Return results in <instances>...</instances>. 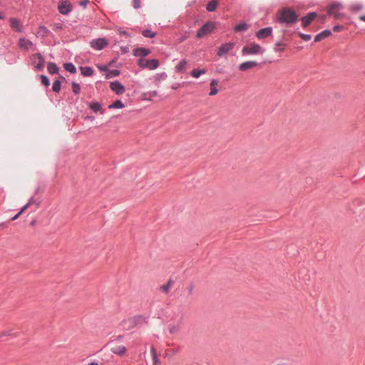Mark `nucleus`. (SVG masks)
<instances>
[{
  "mask_svg": "<svg viewBox=\"0 0 365 365\" xmlns=\"http://www.w3.org/2000/svg\"><path fill=\"white\" fill-rule=\"evenodd\" d=\"M150 351H151V354H152V356H153V365H157V364L158 363V359L157 358V353H156V350L152 346L151 347V349H150Z\"/></svg>",
  "mask_w": 365,
  "mask_h": 365,
  "instance_id": "30",
  "label": "nucleus"
},
{
  "mask_svg": "<svg viewBox=\"0 0 365 365\" xmlns=\"http://www.w3.org/2000/svg\"><path fill=\"white\" fill-rule=\"evenodd\" d=\"M81 74L84 76H91L93 73V71L90 67H81Z\"/></svg>",
  "mask_w": 365,
  "mask_h": 365,
  "instance_id": "25",
  "label": "nucleus"
},
{
  "mask_svg": "<svg viewBox=\"0 0 365 365\" xmlns=\"http://www.w3.org/2000/svg\"><path fill=\"white\" fill-rule=\"evenodd\" d=\"M4 18V16L0 14V19H3Z\"/></svg>",
  "mask_w": 365,
  "mask_h": 365,
  "instance_id": "53",
  "label": "nucleus"
},
{
  "mask_svg": "<svg viewBox=\"0 0 365 365\" xmlns=\"http://www.w3.org/2000/svg\"><path fill=\"white\" fill-rule=\"evenodd\" d=\"M64 68L66 71H69L70 73H74L76 71V68L74 66L73 64L71 63H67L64 64Z\"/></svg>",
  "mask_w": 365,
  "mask_h": 365,
  "instance_id": "29",
  "label": "nucleus"
},
{
  "mask_svg": "<svg viewBox=\"0 0 365 365\" xmlns=\"http://www.w3.org/2000/svg\"><path fill=\"white\" fill-rule=\"evenodd\" d=\"M47 69L51 74L56 73L58 71V68L54 63H48Z\"/></svg>",
  "mask_w": 365,
  "mask_h": 365,
  "instance_id": "24",
  "label": "nucleus"
},
{
  "mask_svg": "<svg viewBox=\"0 0 365 365\" xmlns=\"http://www.w3.org/2000/svg\"><path fill=\"white\" fill-rule=\"evenodd\" d=\"M41 29H42V30H43V31H46L45 27H41Z\"/></svg>",
  "mask_w": 365,
  "mask_h": 365,
  "instance_id": "54",
  "label": "nucleus"
},
{
  "mask_svg": "<svg viewBox=\"0 0 365 365\" xmlns=\"http://www.w3.org/2000/svg\"><path fill=\"white\" fill-rule=\"evenodd\" d=\"M284 48L285 44L283 43L282 42L278 41L275 43L274 49L276 52H283L284 51Z\"/></svg>",
  "mask_w": 365,
  "mask_h": 365,
  "instance_id": "27",
  "label": "nucleus"
},
{
  "mask_svg": "<svg viewBox=\"0 0 365 365\" xmlns=\"http://www.w3.org/2000/svg\"><path fill=\"white\" fill-rule=\"evenodd\" d=\"M195 286L193 284H190L187 288L186 290L187 292L188 295H192L194 291Z\"/></svg>",
  "mask_w": 365,
  "mask_h": 365,
  "instance_id": "37",
  "label": "nucleus"
},
{
  "mask_svg": "<svg viewBox=\"0 0 365 365\" xmlns=\"http://www.w3.org/2000/svg\"><path fill=\"white\" fill-rule=\"evenodd\" d=\"M22 213L21 212H18L16 215H15V216H14L12 218H11V220H16V219H18L19 217V216L21 215Z\"/></svg>",
  "mask_w": 365,
  "mask_h": 365,
  "instance_id": "45",
  "label": "nucleus"
},
{
  "mask_svg": "<svg viewBox=\"0 0 365 365\" xmlns=\"http://www.w3.org/2000/svg\"><path fill=\"white\" fill-rule=\"evenodd\" d=\"M297 15L296 13L289 8L284 9L281 11L279 16V21L280 22L292 24L297 21Z\"/></svg>",
  "mask_w": 365,
  "mask_h": 365,
  "instance_id": "1",
  "label": "nucleus"
},
{
  "mask_svg": "<svg viewBox=\"0 0 365 365\" xmlns=\"http://www.w3.org/2000/svg\"><path fill=\"white\" fill-rule=\"evenodd\" d=\"M9 21H10V25H11V27L12 29H14L18 32L22 31V26L20 24L19 20H17L16 19L12 18V19H10Z\"/></svg>",
  "mask_w": 365,
  "mask_h": 365,
  "instance_id": "15",
  "label": "nucleus"
},
{
  "mask_svg": "<svg viewBox=\"0 0 365 365\" xmlns=\"http://www.w3.org/2000/svg\"><path fill=\"white\" fill-rule=\"evenodd\" d=\"M235 43L232 42H229L222 44L217 51V56H223L227 53L230 51L234 48Z\"/></svg>",
  "mask_w": 365,
  "mask_h": 365,
  "instance_id": "9",
  "label": "nucleus"
},
{
  "mask_svg": "<svg viewBox=\"0 0 365 365\" xmlns=\"http://www.w3.org/2000/svg\"><path fill=\"white\" fill-rule=\"evenodd\" d=\"M88 365H98V364L96 362H92V363L88 364Z\"/></svg>",
  "mask_w": 365,
  "mask_h": 365,
  "instance_id": "50",
  "label": "nucleus"
},
{
  "mask_svg": "<svg viewBox=\"0 0 365 365\" xmlns=\"http://www.w3.org/2000/svg\"><path fill=\"white\" fill-rule=\"evenodd\" d=\"M218 5V1L217 0L210 1L206 6V9L209 11H214L216 10Z\"/></svg>",
  "mask_w": 365,
  "mask_h": 365,
  "instance_id": "23",
  "label": "nucleus"
},
{
  "mask_svg": "<svg viewBox=\"0 0 365 365\" xmlns=\"http://www.w3.org/2000/svg\"><path fill=\"white\" fill-rule=\"evenodd\" d=\"M342 9V6L339 3H334L331 4L328 9V14L332 15L334 19H338L342 16V14L339 12Z\"/></svg>",
  "mask_w": 365,
  "mask_h": 365,
  "instance_id": "5",
  "label": "nucleus"
},
{
  "mask_svg": "<svg viewBox=\"0 0 365 365\" xmlns=\"http://www.w3.org/2000/svg\"><path fill=\"white\" fill-rule=\"evenodd\" d=\"M155 33L150 30H145L143 31V35L146 38H153L155 36Z\"/></svg>",
  "mask_w": 365,
  "mask_h": 365,
  "instance_id": "34",
  "label": "nucleus"
},
{
  "mask_svg": "<svg viewBox=\"0 0 365 365\" xmlns=\"http://www.w3.org/2000/svg\"><path fill=\"white\" fill-rule=\"evenodd\" d=\"M176 353H177V350H175V349L166 350L165 353V356H173Z\"/></svg>",
  "mask_w": 365,
  "mask_h": 365,
  "instance_id": "38",
  "label": "nucleus"
},
{
  "mask_svg": "<svg viewBox=\"0 0 365 365\" xmlns=\"http://www.w3.org/2000/svg\"><path fill=\"white\" fill-rule=\"evenodd\" d=\"M299 36L304 41H309L311 39V36L308 34H300Z\"/></svg>",
  "mask_w": 365,
  "mask_h": 365,
  "instance_id": "39",
  "label": "nucleus"
},
{
  "mask_svg": "<svg viewBox=\"0 0 365 365\" xmlns=\"http://www.w3.org/2000/svg\"><path fill=\"white\" fill-rule=\"evenodd\" d=\"M172 88H173V89H177V88H178V86H172Z\"/></svg>",
  "mask_w": 365,
  "mask_h": 365,
  "instance_id": "52",
  "label": "nucleus"
},
{
  "mask_svg": "<svg viewBox=\"0 0 365 365\" xmlns=\"http://www.w3.org/2000/svg\"><path fill=\"white\" fill-rule=\"evenodd\" d=\"M125 107V105L120 101H115L113 104L108 106L109 108H123Z\"/></svg>",
  "mask_w": 365,
  "mask_h": 365,
  "instance_id": "28",
  "label": "nucleus"
},
{
  "mask_svg": "<svg viewBox=\"0 0 365 365\" xmlns=\"http://www.w3.org/2000/svg\"><path fill=\"white\" fill-rule=\"evenodd\" d=\"M58 9L61 14L66 15L71 11V4L68 0H64L59 3Z\"/></svg>",
  "mask_w": 365,
  "mask_h": 365,
  "instance_id": "7",
  "label": "nucleus"
},
{
  "mask_svg": "<svg viewBox=\"0 0 365 365\" xmlns=\"http://www.w3.org/2000/svg\"><path fill=\"white\" fill-rule=\"evenodd\" d=\"M90 108L95 112L97 113L101 109V105L98 103H91Z\"/></svg>",
  "mask_w": 365,
  "mask_h": 365,
  "instance_id": "35",
  "label": "nucleus"
},
{
  "mask_svg": "<svg viewBox=\"0 0 365 365\" xmlns=\"http://www.w3.org/2000/svg\"><path fill=\"white\" fill-rule=\"evenodd\" d=\"M98 68L102 71H108V68L106 66H98Z\"/></svg>",
  "mask_w": 365,
  "mask_h": 365,
  "instance_id": "43",
  "label": "nucleus"
},
{
  "mask_svg": "<svg viewBox=\"0 0 365 365\" xmlns=\"http://www.w3.org/2000/svg\"><path fill=\"white\" fill-rule=\"evenodd\" d=\"M179 329V327L178 326H173L172 327L170 328V332L171 334H175L176 333Z\"/></svg>",
  "mask_w": 365,
  "mask_h": 365,
  "instance_id": "41",
  "label": "nucleus"
},
{
  "mask_svg": "<svg viewBox=\"0 0 365 365\" xmlns=\"http://www.w3.org/2000/svg\"><path fill=\"white\" fill-rule=\"evenodd\" d=\"M150 51L145 48H138L133 50V55L135 56H146L150 54Z\"/></svg>",
  "mask_w": 365,
  "mask_h": 365,
  "instance_id": "16",
  "label": "nucleus"
},
{
  "mask_svg": "<svg viewBox=\"0 0 365 365\" xmlns=\"http://www.w3.org/2000/svg\"><path fill=\"white\" fill-rule=\"evenodd\" d=\"M112 352L117 354V355H119V356H123L125 354L126 352V348L125 346H115L114 347L112 348L111 349Z\"/></svg>",
  "mask_w": 365,
  "mask_h": 365,
  "instance_id": "19",
  "label": "nucleus"
},
{
  "mask_svg": "<svg viewBox=\"0 0 365 365\" xmlns=\"http://www.w3.org/2000/svg\"><path fill=\"white\" fill-rule=\"evenodd\" d=\"M331 34V32L329 30H324L322 32L318 34L315 38L314 41L318 42L322 41V39L329 36Z\"/></svg>",
  "mask_w": 365,
  "mask_h": 365,
  "instance_id": "18",
  "label": "nucleus"
},
{
  "mask_svg": "<svg viewBox=\"0 0 365 365\" xmlns=\"http://www.w3.org/2000/svg\"><path fill=\"white\" fill-rule=\"evenodd\" d=\"M361 8H362L361 6H355L353 7V9L354 10H359V9H361Z\"/></svg>",
  "mask_w": 365,
  "mask_h": 365,
  "instance_id": "47",
  "label": "nucleus"
},
{
  "mask_svg": "<svg viewBox=\"0 0 365 365\" xmlns=\"http://www.w3.org/2000/svg\"><path fill=\"white\" fill-rule=\"evenodd\" d=\"M90 45L94 49L101 50L108 45V41L105 38H98L91 41Z\"/></svg>",
  "mask_w": 365,
  "mask_h": 365,
  "instance_id": "6",
  "label": "nucleus"
},
{
  "mask_svg": "<svg viewBox=\"0 0 365 365\" xmlns=\"http://www.w3.org/2000/svg\"><path fill=\"white\" fill-rule=\"evenodd\" d=\"M174 282L172 279H168L165 283L159 287V290L163 294H168L173 287Z\"/></svg>",
  "mask_w": 365,
  "mask_h": 365,
  "instance_id": "11",
  "label": "nucleus"
},
{
  "mask_svg": "<svg viewBox=\"0 0 365 365\" xmlns=\"http://www.w3.org/2000/svg\"><path fill=\"white\" fill-rule=\"evenodd\" d=\"M342 29H343V26H339V25L335 26L333 28V31L334 32H339V31H342Z\"/></svg>",
  "mask_w": 365,
  "mask_h": 365,
  "instance_id": "42",
  "label": "nucleus"
},
{
  "mask_svg": "<svg viewBox=\"0 0 365 365\" xmlns=\"http://www.w3.org/2000/svg\"><path fill=\"white\" fill-rule=\"evenodd\" d=\"M249 25L245 22L240 23L236 25L234 28L235 32L245 31L248 29Z\"/></svg>",
  "mask_w": 365,
  "mask_h": 365,
  "instance_id": "20",
  "label": "nucleus"
},
{
  "mask_svg": "<svg viewBox=\"0 0 365 365\" xmlns=\"http://www.w3.org/2000/svg\"><path fill=\"white\" fill-rule=\"evenodd\" d=\"M30 206V203L26 204L20 210L21 213H23Z\"/></svg>",
  "mask_w": 365,
  "mask_h": 365,
  "instance_id": "44",
  "label": "nucleus"
},
{
  "mask_svg": "<svg viewBox=\"0 0 365 365\" xmlns=\"http://www.w3.org/2000/svg\"><path fill=\"white\" fill-rule=\"evenodd\" d=\"M316 14L314 12L309 13L307 16L302 19V25L304 27L308 26L310 23L315 19Z\"/></svg>",
  "mask_w": 365,
  "mask_h": 365,
  "instance_id": "14",
  "label": "nucleus"
},
{
  "mask_svg": "<svg viewBox=\"0 0 365 365\" xmlns=\"http://www.w3.org/2000/svg\"><path fill=\"white\" fill-rule=\"evenodd\" d=\"M33 63L38 70H43L44 67V59L39 53L33 56Z\"/></svg>",
  "mask_w": 365,
  "mask_h": 365,
  "instance_id": "10",
  "label": "nucleus"
},
{
  "mask_svg": "<svg viewBox=\"0 0 365 365\" xmlns=\"http://www.w3.org/2000/svg\"><path fill=\"white\" fill-rule=\"evenodd\" d=\"M215 28V23L213 21H208L204 24L197 32L196 36L202 38L204 36L210 34Z\"/></svg>",
  "mask_w": 365,
  "mask_h": 365,
  "instance_id": "4",
  "label": "nucleus"
},
{
  "mask_svg": "<svg viewBox=\"0 0 365 365\" xmlns=\"http://www.w3.org/2000/svg\"><path fill=\"white\" fill-rule=\"evenodd\" d=\"M218 83V81L216 79H212L210 83V96H215L217 93L218 91L215 88V86Z\"/></svg>",
  "mask_w": 365,
  "mask_h": 365,
  "instance_id": "22",
  "label": "nucleus"
},
{
  "mask_svg": "<svg viewBox=\"0 0 365 365\" xmlns=\"http://www.w3.org/2000/svg\"><path fill=\"white\" fill-rule=\"evenodd\" d=\"M111 91L115 93L117 95H122L125 93V87L118 81L111 82L110 84Z\"/></svg>",
  "mask_w": 365,
  "mask_h": 365,
  "instance_id": "8",
  "label": "nucleus"
},
{
  "mask_svg": "<svg viewBox=\"0 0 365 365\" xmlns=\"http://www.w3.org/2000/svg\"><path fill=\"white\" fill-rule=\"evenodd\" d=\"M138 65L142 68L154 70L159 66V62L157 59L148 60L141 58L138 61Z\"/></svg>",
  "mask_w": 365,
  "mask_h": 365,
  "instance_id": "3",
  "label": "nucleus"
},
{
  "mask_svg": "<svg viewBox=\"0 0 365 365\" xmlns=\"http://www.w3.org/2000/svg\"><path fill=\"white\" fill-rule=\"evenodd\" d=\"M257 65H258L257 62L254 61H246V62L241 63L239 66V69L241 71H246L247 70L252 69V68L257 66Z\"/></svg>",
  "mask_w": 365,
  "mask_h": 365,
  "instance_id": "12",
  "label": "nucleus"
},
{
  "mask_svg": "<svg viewBox=\"0 0 365 365\" xmlns=\"http://www.w3.org/2000/svg\"><path fill=\"white\" fill-rule=\"evenodd\" d=\"M272 29L271 27H267L264 29H262L258 31L256 34V36L259 39L265 38L266 37L270 36L272 34Z\"/></svg>",
  "mask_w": 365,
  "mask_h": 365,
  "instance_id": "13",
  "label": "nucleus"
},
{
  "mask_svg": "<svg viewBox=\"0 0 365 365\" xmlns=\"http://www.w3.org/2000/svg\"><path fill=\"white\" fill-rule=\"evenodd\" d=\"M33 202H34V198H33V197H31V198L29 200V202H28V203H30V205H31L33 203Z\"/></svg>",
  "mask_w": 365,
  "mask_h": 365,
  "instance_id": "49",
  "label": "nucleus"
},
{
  "mask_svg": "<svg viewBox=\"0 0 365 365\" xmlns=\"http://www.w3.org/2000/svg\"><path fill=\"white\" fill-rule=\"evenodd\" d=\"M32 46L31 41L24 38H21L19 41V46L21 48L28 50Z\"/></svg>",
  "mask_w": 365,
  "mask_h": 365,
  "instance_id": "17",
  "label": "nucleus"
},
{
  "mask_svg": "<svg viewBox=\"0 0 365 365\" xmlns=\"http://www.w3.org/2000/svg\"><path fill=\"white\" fill-rule=\"evenodd\" d=\"M133 6L135 9H139L140 7V0H133Z\"/></svg>",
  "mask_w": 365,
  "mask_h": 365,
  "instance_id": "40",
  "label": "nucleus"
},
{
  "mask_svg": "<svg viewBox=\"0 0 365 365\" xmlns=\"http://www.w3.org/2000/svg\"><path fill=\"white\" fill-rule=\"evenodd\" d=\"M120 34H123V35H126L127 34V33L125 31H120Z\"/></svg>",
  "mask_w": 365,
  "mask_h": 365,
  "instance_id": "51",
  "label": "nucleus"
},
{
  "mask_svg": "<svg viewBox=\"0 0 365 365\" xmlns=\"http://www.w3.org/2000/svg\"><path fill=\"white\" fill-rule=\"evenodd\" d=\"M72 91L76 95L78 94L81 91L80 85L76 82L72 83Z\"/></svg>",
  "mask_w": 365,
  "mask_h": 365,
  "instance_id": "32",
  "label": "nucleus"
},
{
  "mask_svg": "<svg viewBox=\"0 0 365 365\" xmlns=\"http://www.w3.org/2000/svg\"><path fill=\"white\" fill-rule=\"evenodd\" d=\"M359 19L362 21H365V15L360 16Z\"/></svg>",
  "mask_w": 365,
  "mask_h": 365,
  "instance_id": "48",
  "label": "nucleus"
},
{
  "mask_svg": "<svg viewBox=\"0 0 365 365\" xmlns=\"http://www.w3.org/2000/svg\"><path fill=\"white\" fill-rule=\"evenodd\" d=\"M187 63V61L186 59L182 60L175 67V70L177 72L182 73L185 71V66Z\"/></svg>",
  "mask_w": 365,
  "mask_h": 365,
  "instance_id": "21",
  "label": "nucleus"
},
{
  "mask_svg": "<svg viewBox=\"0 0 365 365\" xmlns=\"http://www.w3.org/2000/svg\"><path fill=\"white\" fill-rule=\"evenodd\" d=\"M1 336V334H0V336Z\"/></svg>",
  "mask_w": 365,
  "mask_h": 365,
  "instance_id": "55",
  "label": "nucleus"
},
{
  "mask_svg": "<svg viewBox=\"0 0 365 365\" xmlns=\"http://www.w3.org/2000/svg\"><path fill=\"white\" fill-rule=\"evenodd\" d=\"M52 90L58 93L61 90V82L59 81H55L53 83Z\"/></svg>",
  "mask_w": 365,
  "mask_h": 365,
  "instance_id": "31",
  "label": "nucleus"
},
{
  "mask_svg": "<svg viewBox=\"0 0 365 365\" xmlns=\"http://www.w3.org/2000/svg\"><path fill=\"white\" fill-rule=\"evenodd\" d=\"M88 2V0H86L84 1L81 2V5L83 6V7H86Z\"/></svg>",
  "mask_w": 365,
  "mask_h": 365,
  "instance_id": "46",
  "label": "nucleus"
},
{
  "mask_svg": "<svg viewBox=\"0 0 365 365\" xmlns=\"http://www.w3.org/2000/svg\"><path fill=\"white\" fill-rule=\"evenodd\" d=\"M41 80L42 84H43L45 86H48L50 85L49 79L44 75L41 76Z\"/></svg>",
  "mask_w": 365,
  "mask_h": 365,
  "instance_id": "36",
  "label": "nucleus"
},
{
  "mask_svg": "<svg viewBox=\"0 0 365 365\" xmlns=\"http://www.w3.org/2000/svg\"><path fill=\"white\" fill-rule=\"evenodd\" d=\"M264 52V49L258 44L252 43L242 49V55H257Z\"/></svg>",
  "mask_w": 365,
  "mask_h": 365,
  "instance_id": "2",
  "label": "nucleus"
},
{
  "mask_svg": "<svg viewBox=\"0 0 365 365\" xmlns=\"http://www.w3.org/2000/svg\"><path fill=\"white\" fill-rule=\"evenodd\" d=\"M119 75H120V71H118V70H111V71H108V74L106 76V78H109L118 76Z\"/></svg>",
  "mask_w": 365,
  "mask_h": 365,
  "instance_id": "33",
  "label": "nucleus"
},
{
  "mask_svg": "<svg viewBox=\"0 0 365 365\" xmlns=\"http://www.w3.org/2000/svg\"><path fill=\"white\" fill-rule=\"evenodd\" d=\"M206 73L205 69H193L190 74L193 78H199L202 74H205Z\"/></svg>",
  "mask_w": 365,
  "mask_h": 365,
  "instance_id": "26",
  "label": "nucleus"
}]
</instances>
